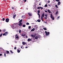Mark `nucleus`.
<instances>
[{
    "mask_svg": "<svg viewBox=\"0 0 63 63\" xmlns=\"http://www.w3.org/2000/svg\"><path fill=\"white\" fill-rule=\"evenodd\" d=\"M58 14V11H57V12H56L55 14L57 15V14Z\"/></svg>",
    "mask_w": 63,
    "mask_h": 63,
    "instance_id": "nucleus-24",
    "label": "nucleus"
},
{
    "mask_svg": "<svg viewBox=\"0 0 63 63\" xmlns=\"http://www.w3.org/2000/svg\"><path fill=\"white\" fill-rule=\"evenodd\" d=\"M5 21L6 22H9V18L6 19Z\"/></svg>",
    "mask_w": 63,
    "mask_h": 63,
    "instance_id": "nucleus-5",
    "label": "nucleus"
},
{
    "mask_svg": "<svg viewBox=\"0 0 63 63\" xmlns=\"http://www.w3.org/2000/svg\"><path fill=\"white\" fill-rule=\"evenodd\" d=\"M48 12L50 14L51 13L50 12V10L49 9H48L47 10Z\"/></svg>",
    "mask_w": 63,
    "mask_h": 63,
    "instance_id": "nucleus-12",
    "label": "nucleus"
},
{
    "mask_svg": "<svg viewBox=\"0 0 63 63\" xmlns=\"http://www.w3.org/2000/svg\"><path fill=\"white\" fill-rule=\"evenodd\" d=\"M6 52L8 54V53H9V51H6Z\"/></svg>",
    "mask_w": 63,
    "mask_h": 63,
    "instance_id": "nucleus-22",
    "label": "nucleus"
},
{
    "mask_svg": "<svg viewBox=\"0 0 63 63\" xmlns=\"http://www.w3.org/2000/svg\"><path fill=\"white\" fill-rule=\"evenodd\" d=\"M59 17H60V16H59L58 17V18H59Z\"/></svg>",
    "mask_w": 63,
    "mask_h": 63,
    "instance_id": "nucleus-56",
    "label": "nucleus"
},
{
    "mask_svg": "<svg viewBox=\"0 0 63 63\" xmlns=\"http://www.w3.org/2000/svg\"><path fill=\"white\" fill-rule=\"evenodd\" d=\"M38 13H40V10H38V12H37Z\"/></svg>",
    "mask_w": 63,
    "mask_h": 63,
    "instance_id": "nucleus-29",
    "label": "nucleus"
},
{
    "mask_svg": "<svg viewBox=\"0 0 63 63\" xmlns=\"http://www.w3.org/2000/svg\"><path fill=\"white\" fill-rule=\"evenodd\" d=\"M42 16L43 17H44L45 16V14L44 13H43L42 15Z\"/></svg>",
    "mask_w": 63,
    "mask_h": 63,
    "instance_id": "nucleus-19",
    "label": "nucleus"
},
{
    "mask_svg": "<svg viewBox=\"0 0 63 63\" xmlns=\"http://www.w3.org/2000/svg\"><path fill=\"white\" fill-rule=\"evenodd\" d=\"M8 34V32H5L3 34V36H6Z\"/></svg>",
    "mask_w": 63,
    "mask_h": 63,
    "instance_id": "nucleus-3",
    "label": "nucleus"
},
{
    "mask_svg": "<svg viewBox=\"0 0 63 63\" xmlns=\"http://www.w3.org/2000/svg\"><path fill=\"white\" fill-rule=\"evenodd\" d=\"M37 36L38 38H40V35H38Z\"/></svg>",
    "mask_w": 63,
    "mask_h": 63,
    "instance_id": "nucleus-33",
    "label": "nucleus"
},
{
    "mask_svg": "<svg viewBox=\"0 0 63 63\" xmlns=\"http://www.w3.org/2000/svg\"><path fill=\"white\" fill-rule=\"evenodd\" d=\"M22 26H23V27H25L26 26V25H22Z\"/></svg>",
    "mask_w": 63,
    "mask_h": 63,
    "instance_id": "nucleus-23",
    "label": "nucleus"
},
{
    "mask_svg": "<svg viewBox=\"0 0 63 63\" xmlns=\"http://www.w3.org/2000/svg\"><path fill=\"white\" fill-rule=\"evenodd\" d=\"M31 37H33V38H34L35 37V35H34L33 34H32L31 35Z\"/></svg>",
    "mask_w": 63,
    "mask_h": 63,
    "instance_id": "nucleus-8",
    "label": "nucleus"
},
{
    "mask_svg": "<svg viewBox=\"0 0 63 63\" xmlns=\"http://www.w3.org/2000/svg\"><path fill=\"white\" fill-rule=\"evenodd\" d=\"M10 52H11V53H14V52H12V50L10 51Z\"/></svg>",
    "mask_w": 63,
    "mask_h": 63,
    "instance_id": "nucleus-28",
    "label": "nucleus"
},
{
    "mask_svg": "<svg viewBox=\"0 0 63 63\" xmlns=\"http://www.w3.org/2000/svg\"><path fill=\"white\" fill-rule=\"evenodd\" d=\"M12 9H13V10H14V7H12Z\"/></svg>",
    "mask_w": 63,
    "mask_h": 63,
    "instance_id": "nucleus-50",
    "label": "nucleus"
},
{
    "mask_svg": "<svg viewBox=\"0 0 63 63\" xmlns=\"http://www.w3.org/2000/svg\"><path fill=\"white\" fill-rule=\"evenodd\" d=\"M44 18L45 19H47V17H44Z\"/></svg>",
    "mask_w": 63,
    "mask_h": 63,
    "instance_id": "nucleus-49",
    "label": "nucleus"
},
{
    "mask_svg": "<svg viewBox=\"0 0 63 63\" xmlns=\"http://www.w3.org/2000/svg\"><path fill=\"white\" fill-rule=\"evenodd\" d=\"M2 54H0V56H2Z\"/></svg>",
    "mask_w": 63,
    "mask_h": 63,
    "instance_id": "nucleus-52",
    "label": "nucleus"
},
{
    "mask_svg": "<svg viewBox=\"0 0 63 63\" xmlns=\"http://www.w3.org/2000/svg\"><path fill=\"white\" fill-rule=\"evenodd\" d=\"M21 31L20 30H19V33H21Z\"/></svg>",
    "mask_w": 63,
    "mask_h": 63,
    "instance_id": "nucleus-26",
    "label": "nucleus"
},
{
    "mask_svg": "<svg viewBox=\"0 0 63 63\" xmlns=\"http://www.w3.org/2000/svg\"><path fill=\"white\" fill-rule=\"evenodd\" d=\"M47 4H46L45 5V7H47Z\"/></svg>",
    "mask_w": 63,
    "mask_h": 63,
    "instance_id": "nucleus-35",
    "label": "nucleus"
},
{
    "mask_svg": "<svg viewBox=\"0 0 63 63\" xmlns=\"http://www.w3.org/2000/svg\"><path fill=\"white\" fill-rule=\"evenodd\" d=\"M45 16L46 17H47V14H46Z\"/></svg>",
    "mask_w": 63,
    "mask_h": 63,
    "instance_id": "nucleus-21",
    "label": "nucleus"
},
{
    "mask_svg": "<svg viewBox=\"0 0 63 63\" xmlns=\"http://www.w3.org/2000/svg\"><path fill=\"white\" fill-rule=\"evenodd\" d=\"M1 30H0V32H1Z\"/></svg>",
    "mask_w": 63,
    "mask_h": 63,
    "instance_id": "nucleus-62",
    "label": "nucleus"
},
{
    "mask_svg": "<svg viewBox=\"0 0 63 63\" xmlns=\"http://www.w3.org/2000/svg\"><path fill=\"white\" fill-rule=\"evenodd\" d=\"M28 47H26V48H27Z\"/></svg>",
    "mask_w": 63,
    "mask_h": 63,
    "instance_id": "nucleus-59",
    "label": "nucleus"
},
{
    "mask_svg": "<svg viewBox=\"0 0 63 63\" xmlns=\"http://www.w3.org/2000/svg\"><path fill=\"white\" fill-rule=\"evenodd\" d=\"M40 8L42 10L43 9V7H40Z\"/></svg>",
    "mask_w": 63,
    "mask_h": 63,
    "instance_id": "nucleus-31",
    "label": "nucleus"
},
{
    "mask_svg": "<svg viewBox=\"0 0 63 63\" xmlns=\"http://www.w3.org/2000/svg\"><path fill=\"white\" fill-rule=\"evenodd\" d=\"M37 15H39V18H40V14L39 13H38L37 14Z\"/></svg>",
    "mask_w": 63,
    "mask_h": 63,
    "instance_id": "nucleus-25",
    "label": "nucleus"
},
{
    "mask_svg": "<svg viewBox=\"0 0 63 63\" xmlns=\"http://www.w3.org/2000/svg\"><path fill=\"white\" fill-rule=\"evenodd\" d=\"M55 7H56V8H58V7L57 6V5H55Z\"/></svg>",
    "mask_w": 63,
    "mask_h": 63,
    "instance_id": "nucleus-34",
    "label": "nucleus"
},
{
    "mask_svg": "<svg viewBox=\"0 0 63 63\" xmlns=\"http://www.w3.org/2000/svg\"><path fill=\"white\" fill-rule=\"evenodd\" d=\"M16 39H18V36H16Z\"/></svg>",
    "mask_w": 63,
    "mask_h": 63,
    "instance_id": "nucleus-46",
    "label": "nucleus"
},
{
    "mask_svg": "<svg viewBox=\"0 0 63 63\" xmlns=\"http://www.w3.org/2000/svg\"><path fill=\"white\" fill-rule=\"evenodd\" d=\"M2 35H3V34L2 33L0 35V37H2Z\"/></svg>",
    "mask_w": 63,
    "mask_h": 63,
    "instance_id": "nucleus-32",
    "label": "nucleus"
},
{
    "mask_svg": "<svg viewBox=\"0 0 63 63\" xmlns=\"http://www.w3.org/2000/svg\"><path fill=\"white\" fill-rule=\"evenodd\" d=\"M43 29H44V30H47V29L46 28H43Z\"/></svg>",
    "mask_w": 63,
    "mask_h": 63,
    "instance_id": "nucleus-36",
    "label": "nucleus"
},
{
    "mask_svg": "<svg viewBox=\"0 0 63 63\" xmlns=\"http://www.w3.org/2000/svg\"><path fill=\"white\" fill-rule=\"evenodd\" d=\"M45 12H46V13H47V10H45Z\"/></svg>",
    "mask_w": 63,
    "mask_h": 63,
    "instance_id": "nucleus-51",
    "label": "nucleus"
},
{
    "mask_svg": "<svg viewBox=\"0 0 63 63\" xmlns=\"http://www.w3.org/2000/svg\"><path fill=\"white\" fill-rule=\"evenodd\" d=\"M22 20L21 19L19 21V23H21V22H22Z\"/></svg>",
    "mask_w": 63,
    "mask_h": 63,
    "instance_id": "nucleus-18",
    "label": "nucleus"
},
{
    "mask_svg": "<svg viewBox=\"0 0 63 63\" xmlns=\"http://www.w3.org/2000/svg\"><path fill=\"white\" fill-rule=\"evenodd\" d=\"M20 51L18 49H17V52L18 53H19L20 52Z\"/></svg>",
    "mask_w": 63,
    "mask_h": 63,
    "instance_id": "nucleus-15",
    "label": "nucleus"
},
{
    "mask_svg": "<svg viewBox=\"0 0 63 63\" xmlns=\"http://www.w3.org/2000/svg\"><path fill=\"white\" fill-rule=\"evenodd\" d=\"M23 47V46H21V48H22V47Z\"/></svg>",
    "mask_w": 63,
    "mask_h": 63,
    "instance_id": "nucleus-41",
    "label": "nucleus"
},
{
    "mask_svg": "<svg viewBox=\"0 0 63 63\" xmlns=\"http://www.w3.org/2000/svg\"><path fill=\"white\" fill-rule=\"evenodd\" d=\"M48 5L50 7H51V5H50V4H49Z\"/></svg>",
    "mask_w": 63,
    "mask_h": 63,
    "instance_id": "nucleus-53",
    "label": "nucleus"
},
{
    "mask_svg": "<svg viewBox=\"0 0 63 63\" xmlns=\"http://www.w3.org/2000/svg\"><path fill=\"white\" fill-rule=\"evenodd\" d=\"M60 1H59L58 2V5H60Z\"/></svg>",
    "mask_w": 63,
    "mask_h": 63,
    "instance_id": "nucleus-13",
    "label": "nucleus"
},
{
    "mask_svg": "<svg viewBox=\"0 0 63 63\" xmlns=\"http://www.w3.org/2000/svg\"><path fill=\"white\" fill-rule=\"evenodd\" d=\"M41 20H42V21H44L43 20V19H41Z\"/></svg>",
    "mask_w": 63,
    "mask_h": 63,
    "instance_id": "nucleus-58",
    "label": "nucleus"
},
{
    "mask_svg": "<svg viewBox=\"0 0 63 63\" xmlns=\"http://www.w3.org/2000/svg\"><path fill=\"white\" fill-rule=\"evenodd\" d=\"M12 38H14V36H12Z\"/></svg>",
    "mask_w": 63,
    "mask_h": 63,
    "instance_id": "nucleus-55",
    "label": "nucleus"
},
{
    "mask_svg": "<svg viewBox=\"0 0 63 63\" xmlns=\"http://www.w3.org/2000/svg\"><path fill=\"white\" fill-rule=\"evenodd\" d=\"M50 17L51 18H52V20H54V17H53V16L52 15V14H51Z\"/></svg>",
    "mask_w": 63,
    "mask_h": 63,
    "instance_id": "nucleus-4",
    "label": "nucleus"
},
{
    "mask_svg": "<svg viewBox=\"0 0 63 63\" xmlns=\"http://www.w3.org/2000/svg\"><path fill=\"white\" fill-rule=\"evenodd\" d=\"M5 19L4 18H3L2 19L3 21H4V20Z\"/></svg>",
    "mask_w": 63,
    "mask_h": 63,
    "instance_id": "nucleus-30",
    "label": "nucleus"
},
{
    "mask_svg": "<svg viewBox=\"0 0 63 63\" xmlns=\"http://www.w3.org/2000/svg\"><path fill=\"white\" fill-rule=\"evenodd\" d=\"M14 49H16V47H15L14 48Z\"/></svg>",
    "mask_w": 63,
    "mask_h": 63,
    "instance_id": "nucleus-39",
    "label": "nucleus"
},
{
    "mask_svg": "<svg viewBox=\"0 0 63 63\" xmlns=\"http://www.w3.org/2000/svg\"><path fill=\"white\" fill-rule=\"evenodd\" d=\"M38 22H41V20L40 19H38L37 20Z\"/></svg>",
    "mask_w": 63,
    "mask_h": 63,
    "instance_id": "nucleus-16",
    "label": "nucleus"
},
{
    "mask_svg": "<svg viewBox=\"0 0 63 63\" xmlns=\"http://www.w3.org/2000/svg\"><path fill=\"white\" fill-rule=\"evenodd\" d=\"M18 25V24L17 23H15L13 25H12V27L13 29H15V28H16V27H17V25Z\"/></svg>",
    "mask_w": 63,
    "mask_h": 63,
    "instance_id": "nucleus-1",
    "label": "nucleus"
},
{
    "mask_svg": "<svg viewBox=\"0 0 63 63\" xmlns=\"http://www.w3.org/2000/svg\"><path fill=\"white\" fill-rule=\"evenodd\" d=\"M24 2H26V0H25L24 1Z\"/></svg>",
    "mask_w": 63,
    "mask_h": 63,
    "instance_id": "nucleus-54",
    "label": "nucleus"
},
{
    "mask_svg": "<svg viewBox=\"0 0 63 63\" xmlns=\"http://www.w3.org/2000/svg\"><path fill=\"white\" fill-rule=\"evenodd\" d=\"M6 53H5L4 54V56H5V57H6Z\"/></svg>",
    "mask_w": 63,
    "mask_h": 63,
    "instance_id": "nucleus-38",
    "label": "nucleus"
},
{
    "mask_svg": "<svg viewBox=\"0 0 63 63\" xmlns=\"http://www.w3.org/2000/svg\"><path fill=\"white\" fill-rule=\"evenodd\" d=\"M56 1L57 2H59L60 1L59 0H56Z\"/></svg>",
    "mask_w": 63,
    "mask_h": 63,
    "instance_id": "nucleus-43",
    "label": "nucleus"
},
{
    "mask_svg": "<svg viewBox=\"0 0 63 63\" xmlns=\"http://www.w3.org/2000/svg\"><path fill=\"white\" fill-rule=\"evenodd\" d=\"M3 32H6V30H3Z\"/></svg>",
    "mask_w": 63,
    "mask_h": 63,
    "instance_id": "nucleus-45",
    "label": "nucleus"
},
{
    "mask_svg": "<svg viewBox=\"0 0 63 63\" xmlns=\"http://www.w3.org/2000/svg\"><path fill=\"white\" fill-rule=\"evenodd\" d=\"M35 30V28H33L31 30V31L32 32H33V31H34Z\"/></svg>",
    "mask_w": 63,
    "mask_h": 63,
    "instance_id": "nucleus-9",
    "label": "nucleus"
},
{
    "mask_svg": "<svg viewBox=\"0 0 63 63\" xmlns=\"http://www.w3.org/2000/svg\"><path fill=\"white\" fill-rule=\"evenodd\" d=\"M31 41V39L30 38L28 39V42H30V41Z\"/></svg>",
    "mask_w": 63,
    "mask_h": 63,
    "instance_id": "nucleus-17",
    "label": "nucleus"
},
{
    "mask_svg": "<svg viewBox=\"0 0 63 63\" xmlns=\"http://www.w3.org/2000/svg\"><path fill=\"white\" fill-rule=\"evenodd\" d=\"M35 27H37L38 26L37 25H36L34 26Z\"/></svg>",
    "mask_w": 63,
    "mask_h": 63,
    "instance_id": "nucleus-42",
    "label": "nucleus"
},
{
    "mask_svg": "<svg viewBox=\"0 0 63 63\" xmlns=\"http://www.w3.org/2000/svg\"><path fill=\"white\" fill-rule=\"evenodd\" d=\"M26 25H29V23L28 22H27L26 23Z\"/></svg>",
    "mask_w": 63,
    "mask_h": 63,
    "instance_id": "nucleus-27",
    "label": "nucleus"
},
{
    "mask_svg": "<svg viewBox=\"0 0 63 63\" xmlns=\"http://www.w3.org/2000/svg\"><path fill=\"white\" fill-rule=\"evenodd\" d=\"M18 35L17 34H16V35H15V37H16V36H18Z\"/></svg>",
    "mask_w": 63,
    "mask_h": 63,
    "instance_id": "nucleus-57",
    "label": "nucleus"
},
{
    "mask_svg": "<svg viewBox=\"0 0 63 63\" xmlns=\"http://www.w3.org/2000/svg\"><path fill=\"white\" fill-rule=\"evenodd\" d=\"M43 17H43V16L41 17V19H43Z\"/></svg>",
    "mask_w": 63,
    "mask_h": 63,
    "instance_id": "nucleus-47",
    "label": "nucleus"
},
{
    "mask_svg": "<svg viewBox=\"0 0 63 63\" xmlns=\"http://www.w3.org/2000/svg\"><path fill=\"white\" fill-rule=\"evenodd\" d=\"M19 23L18 24L19 26H22L23 24L22 23Z\"/></svg>",
    "mask_w": 63,
    "mask_h": 63,
    "instance_id": "nucleus-6",
    "label": "nucleus"
},
{
    "mask_svg": "<svg viewBox=\"0 0 63 63\" xmlns=\"http://www.w3.org/2000/svg\"><path fill=\"white\" fill-rule=\"evenodd\" d=\"M26 38H28V36H26Z\"/></svg>",
    "mask_w": 63,
    "mask_h": 63,
    "instance_id": "nucleus-61",
    "label": "nucleus"
},
{
    "mask_svg": "<svg viewBox=\"0 0 63 63\" xmlns=\"http://www.w3.org/2000/svg\"><path fill=\"white\" fill-rule=\"evenodd\" d=\"M39 6H40V5H41V2H40L39 3Z\"/></svg>",
    "mask_w": 63,
    "mask_h": 63,
    "instance_id": "nucleus-44",
    "label": "nucleus"
},
{
    "mask_svg": "<svg viewBox=\"0 0 63 63\" xmlns=\"http://www.w3.org/2000/svg\"><path fill=\"white\" fill-rule=\"evenodd\" d=\"M37 9H40V7H38L37 8Z\"/></svg>",
    "mask_w": 63,
    "mask_h": 63,
    "instance_id": "nucleus-37",
    "label": "nucleus"
},
{
    "mask_svg": "<svg viewBox=\"0 0 63 63\" xmlns=\"http://www.w3.org/2000/svg\"><path fill=\"white\" fill-rule=\"evenodd\" d=\"M35 39L36 40H37V39H38V37L37 36H36V37H35Z\"/></svg>",
    "mask_w": 63,
    "mask_h": 63,
    "instance_id": "nucleus-14",
    "label": "nucleus"
},
{
    "mask_svg": "<svg viewBox=\"0 0 63 63\" xmlns=\"http://www.w3.org/2000/svg\"><path fill=\"white\" fill-rule=\"evenodd\" d=\"M23 16H22V18H23Z\"/></svg>",
    "mask_w": 63,
    "mask_h": 63,
    "instance_id": "nucleus-60",
    "label": "nucleus"
},
{
    "mask_svg": "<svg viewBox=\"0 0 63 63\" xmlns=\"http://www.w3.org/2000/svg\"><path fill=\"white\" fill-rule=\"evenodd\" d=\"M48 3H50V1H48Z\"/></svg>",
    "mask_w": 63,
    "mask_h": 63,
    "instance_id": "nucleus-48",
    "label": "nucleus"
},
{
    "mask_svg": "<svg viewBox=\"0 0 63 63\" xmlns=\"http://www.w3.org/2000/svg\"><path fill=\"white\" fill-rule=\"evenodd\" d=\"M21 36L22 37H25V36H26V34H25L23 35V33H22L21 34Z\"/></svg>",
    "mask_w": 63,
    "mask_h": 63,
    "instance_id": "nucleus-7",
    "label": "nucleus"
},
{
    "mask_svg": "<svg viewBox=\"0 0 63 63\" xmlns=\"http://www.w3.org/2000/svg\"><path fill=\"white\" fill-rule=\"evenodd\" d=\"M28 14L29 16H32V14H31V13H28Z\"/></svg>",
    "mask_w": 63,
    "mask_h": 63,
    "instance_id": "nucleus-10",
    "label": "nucleus"
},
{
    "mask_svg": "<svg viewBox=\"0 0 63 63\" xmlns=\"http://www.w3.org/2000/svg\"><path fill=\"white\" fill-rule=\"evenodd\" d=\"M45 33L46 34V36H48V35H49V32H47V31H45Z\"/></svg>",
    "mask_w": 63,
    "mask_h": 63,
    "instance_id": "nucleus-2",
    "label": "nucleus"
},
{
    "mask_svg": "<svg viewBox=\"0 0 63 63\" xmlns=\"http://www.w3.org/2000/svg\"><path fill=\"white\" fill-rule=\"evenodd\" d=\"M22 44L23 45H26V43L25 42H22Z\"/></svg>",
    "mask_w": 63,
    "mask_h": 63,
    "instance_id": "nucleus-11",
    "label": "nucleus"
},
{
    "mask_svg": "<svg viewBox=\"0 0 63 63\" xmlns=\"http://www.w3.org/2000/svg\"><path fill=\"white\" fill-rule=\"evenodd\" d=\"M4 0V1H6V0Z\"/></svg>",
    "mask_w": 63,
    "mask_h": 63,
    "instance_id": "nucleus-63",
    "label": "nucleus"
},
{
    "mask_svg": "<svg viewBox=\"0 0 63 63\" xmlns=\"http://www.w3.org/2000/svg\"><path fill=\"white\" fill-rule=\"evenodd\" d=\"M24 48V47H23V49Z\"/></svg>",
    "mask_w": 63,
    "mask_h": 63,
    "instance_id": "nucleus-64",
    "label": "nucleus"
},
{
    "mask_svg": "<svg viewBox=\"0 0 63 63\" xmlns=\"http://www.w3.org/2000/svg\"><path fill=\"white\" fill-rule=\"evenodd\" d=\"M31 28V26H29V29H30Z\"/></svg>",
    "mask_w": 63,
    "mask_h": 63,
    "instance_id": "nucleus-40",
    "label": "nucleus"
},
{
    "mask_svg": "<svg viewBox=\"0 0 63 63\" xmlns=\"http://www.w3.org/2000/svg\"><path fill=\"white\" fill-rule=\"evenodd\" d=\"M16 15H14V16H13V18H15L16 17Z\"/></svg>",
    "mask_w": 63,
    "mask_h": 63,
    "instance_id": "nucleus-20",
    "label": "nucleus"
}]
</instances>
